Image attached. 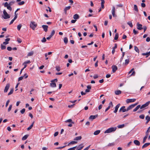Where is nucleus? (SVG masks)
Returning <instances> with one entry per match:
<instances>
[{"label":"nucleus","mask_w":150,"mask_h":150,"mask_svg":"<svg viewBox=\"0 0 150 150\" xmlns=\"http://www.w3.org/2000/svg\"><path fill=\"white\" fill-rule=\"evenodd\" d=\"M116 129H117V128L116 127H115V128L112 127L109 128L105 131L104 133H109L111 132H114L116 130Z\"/></svg>","instance_id":"f257e3e1"},{"label":"nucleus","mask_w":150,"mask_h":150,"mask_svg":"<svg viewBox=\"0 0 150 150\" xmlns=\"http://www.w3.org/2000/svg\"><path fill=\"white\" fill-rule=\"evenodd\" d=\"M3 14L4 16H3V18L4 19H7L10 18V16L6 12V10H4L3 11Z\"/></svg>","instance_id":"f03ea898"},{"label":"nucleus","mask_w":150,"mask_h":150,"mask_svg":"<svg viewBox=\"0 0 150 150\" xmlns=\"http://www.w3.org/2000/svg\"><path fill=\"white\" fill-rule=\"evenodd\" d=\"M37 24H35V22H31L30 24V27L33 30H34L35 28L36 27Z\"/></svg>","instance_id":"7ed1b4c3"},{"label":"nucleus","mask_w":150,"mask_h":150,"mask_svg":"<svg viewBox=\"0 0 150 150\" xmlns=\"http://www.w3.org/2000/svg\"><path fill=\"white\" fill-rule=\"evenodd\" d=\"M138 103H137L134 104H132L129 106L127 109V111H128L134 108L135 106L138 104Z\"/></svg>","instance_id":"20e7f679"},{"label":"nucleus","mask_w":150,"mask_h":150,"mask_svg":"<svg viewBox=\"0 0 150 150\" xmlns=\"http://www.w3.org/2000/svg\"><path fill=\"white\" fill-rule=\"evenodd\" d=\"M136 100L135 99H128L126 100V102L127 103L134 102Z\"/></svg>","instance_id":"39448f33"},{"label":"nucleus","mask_w":150,"mask_h":150,"mask_svg":"<svg viewBox=\"0 0 150 150\" xmlns=\"http://www.w3.org/2000/svg\"><path fill=\"white\" fill-rule=\"evenodd\" d=\"M150 101H148L144 104L142 105L141 106H140V109H142L147 107L150 104Z\"/></svg>","instance_id":"423d86ee"},{"label":"nucleus","mask_w":150,"mask_h":150,"mask_svg":"<svg viewBox=\"0 0 150 150\" xmlns=\"http://www.w3.org/2000/svg\"><path fill=\"white\" fill-rule=\"evenodd\" d=\"M137 25L138 29L141 30L143 29V28L142 27V25L141 24H139V23H137Z\"/></svg>","instance_id":"0eeeda50"},{"label":"nucleus","mask_w":150,"mask_h":150,"mask_svg":"<svg viewBox=\"0 0 150 150\" xmlns=\"http://www.w3.org/2000/svg\"><path fill=\"white\" fill-rule=\"evenodd\" d=\"M10 85V84L9 83H8L6 84L4 90V93H6L7 92L9 88Z\"/></svg>","instance_id":"6e6552de"},{"label":"nucleus","mask_w":150,"mask_h":150,"mask_svg":"<svg viewBox=\"0 0 150 150\" xmlns=\"http://www.w3.org/2000/svg\"><path fill=\"white\" fill-rule=\"evenodd\" d=\"M112 72L113 73H115L117 69V67L115 65H113L112 66Z\"/></svg>","instance_id":"1a4fd4ad"},{"label":"nucleus","mask_w":150,"mask_h":150,"mask_svg":"<svg viewBox=\"0 0 150 150\" xmlns=\"http://www.w3.org/2000/svg\"><path fill=\"white\" fill-rule=\"evenodd\" d=\"M125 108V106H123L122 107L120 108V109L119 111L120 112L121 111H122V112H125V111H127V109H126Z\"/></svg>","instance_id":"9d476101"},{"label":"nucleus","mask_w":150,"mask_h":150,"mask_svg":"<svg viewBox=\"0 0 150 150\" xmlns=\"http://www.w3.org/2000/svg\"><path fill=\"white\" fill-rule=\"evenodd\" d=\"M120 103H119L117 105H116V106L115 107V110L113 111V112L114 113H116L117 112L118 109L119 108V107L120 106Z\"/></svg>","instance_id":"9b49d317"},{"label":"nucleus","mask_w":150,"mask_h":150,"mask_svg":"<svg viewBox=\"0 0 150 150\" xmlns=\"http://www.w3.org/2000/svg\"><path fill=\"white\" fill-rule=\"evenodd\" d=\"M115 8L114 6H113L112 8V15L114 17H115L116 16V15L115 14Z\"/></svg>","instance_id":"f8f14e48"},{"label":"nucleus","mask_w":150,"mask_h":150,"mask_svg":"<svg viewBox=\"0 0 150 150\" xmlns=\"http://www.w3.org/2000/svg\"><path fill=\"white\" fill-rule=\"evenodd\" d=\"M134 69L132 68L129 72H128L129 74H130L132 72V74H131L130 75L131 76H134L135 74V71H134Z\"/></svg>","instance_id":"ddd939ff"},{"label":"nucleus","mask_w":150,"mask_h":150,"mask_svg":"<svg viewBox=\"0 0 150 150\" xmlns=\"http://www.w3.org/2000/svg\"><path fill=\"white\" fill-rule=\"evenodd\" d=\"M42 27L44 31L47 32L48 30V26L47 25H42Z\"/></svg>","instance_id":"4468645a"},{"label":"nucleus","mask_w":150,"mask_h":150,"mask_svg":"<svg viewBox=\"0 0 150 150\" xmlns=\"http://www.w3.org/2000/svg\"><path fill=\"white\" fill-rule=\"evenodd\" d=\"M71 7V6H69L65 8L64 9V11L65 14H66L67 13V11L69 10L70 8Z\"/></svg>","instance_id":"2eb2a0df"},{"label":"nucleus","mask_w":150,"mask_h":150,"mask_svg":"<svg viewBox=\"0 0 150 150\" xmlns=\"http://www.w3.org/2000/svg\"><path fill=\"white\" fill-rule=\"evenodd\" d=\"M134 143L137 146H139L140 145V143L139 141L137 140H134Z\"/></svg>","instance_id":"dca6fc26"},{"label":"nucleus","mask_w":150,"mask_h":150,"mask_svg":"<svg viewBox=\"0 0 150 150\" xmlns=\"http://www.w3.org/2000/svg\"><path fill=\"white\" fill-rule=\"evenodd\" d=\"M145 119L146 120V124H147L150 121V117L148 115H147L145 117Z\"/></svg>","instance_id":"f3484780"},{"label":"nucleus","mask_w":150,"mask_h":150,"mask_svg":"<svg viewBox=\"0 0 150 150\" xmlns=\"http://www.w3.org/2000/svg\"><path fill=\"white\" fill-rule=\"evenodd\" d=\"M142 55L143 56L146 55V56H149L150 55V51L148 52L142 53Z\"/></svg>","instance_id":"a211bd4d"},{"label":"nucleus","mask_w":150,"mask_h":150,"mask_svg":"<svg viewBox=\"0 0 150 150\" xmlns=\"http://www.w3.org/2000/svg\"><path fill=\"white\" fill-rule=\"evenodd\" d=\"M150 144V143H145L142 147V149H144L145 147H146Z\"/></svg>","instance_id":"6ab92c4d"},{"label":"nucleus","mask_w":150,"mask_h":150,"mask_svg":"<svg viewBox=\"0 0 150 150\" xmlns=\"http://www.w3.org/2000/svg\"><path fill=\"white\" fill-rule=\"evenodd\" d=\"M97 115H91L89 117V119L92 120L96 118V117H97Z\"/></svg>","instance_id":"aec40b11"},{"label":"nucleus","mask_w":150,"mask_h":150,"mask_svg":"<svg viewBox=\"0 0 150 150\" xmlns=\"http://www.w3.org/2000/svg\"><path fill=\"white\" fill-rule=\"evenodd\" d=\"M65 122L66 123L67 122H70L71 124H74V122L72 121V120L71 119H69L66 120Z\"/></svg>","instance_id":"412c9836"},{"label":"nucleus","mask_w":150,"mask_h":150,"mask_svg":"<svg viewBox=\"0 0 150 150\" xmlns=\"http://www.w3.org/2000/svg\"><path fill=\"white\" fill-rule=\"evenodd\" d=\"M122 93V91L119 90H118L115 91V93L116 95H119L121 94Z\"/></svg>","instance_id":"4be33fe9"},{"label":"nucleus","mask_w":150,"mask_h":150,"mask_svg":"<svg viewBox=\"0 0 150 150\" xmlns=\"http://www.w3.org/2000/svg\"><path fill=\"white\" fill-rule=\"evenodd\" d=\"M50 86L53 88L55 87H56V84L54 82H52L50 83Z\"/></svg>","instance_id":"5701e85b"},{"label":"nucleus","mask_w":150,"mask_h":150,"mask_svg":"<svg viewBox=\"0 0 150 150\" xmlns=\"http://www.w3.org/2000/svg\"><path fill=\"white\" fill-rule=\"evenodd\" d=\"M34 122L33 121L32 122V123L31 124V125L30 126V127L28 128L27 130L28 131H29V130H30L31 129H32V127H33V125H34Z\"/></svg>","instance_id":"b1692460"},{"label":"nucleus","mask_w":150,"mask_h":150,"mask_svg":"<svg viewBox=\"0 0 150 150\" xmlns=\"http://www.w3.org/2000/svg\"><path fill=\"white\" fill-rule=\"evenodd\" d=\"M81 138L82 137L81 136L77 137L74 138V140L76 141L80 140L81 139Z\"/></svg>","instance_id":"393cba45"},{"label":"nucleus","mask_w":150,"mask_h":150,"mask_svg":"<svg viewBox=\"0 0 150 150\" xmlns=\"http://www.w3.org/2000/svg\"><path fill=\"white\" fill-rule=\"evenodd\" d=\"M140 108V105H137L133 110L134 112L137 111L139 108Z\"/></svg>","instance_id":"a878e982"},{"label":"nucleus","mask_w":150,"mask_h":150,"mask_svg":"<svg viewBox=\"0 0 150 150\" xmlns=\"http://www.w3.org/2000/svg\"><path fill=\"white\" fill-rule=\"evenodd\" d=\"M100 130H96L94 132L93 134L95 135H97L100 133Z\"/></svg>","instance_id":"bb28decb"},{"label":"nucleus","mask_w":150,"mask_h":150,"mask_svg":"<svg viewBox=\"0 0 150 150\" xmlns=\"http://www.w3.org/2000/svg\"><path fill=\"white\" fill-rule=\"evenodd\" d=\"M79 18V15L77 14H75L73 16V18L74 19H78Z\"/></svg>","instance_id":"cd10ccee"},{"label":"nucleus","mask_w":150,"mask_h":150,"mask_svg":"<svg viewBox=\"0 0 150 150\" xmlns=\"http://www.w3.org/2000/svg\"><path fill=\"white\" fill-rule=\"evenodd\" d=\"M28 137V135H24L22 138V140H26Z\"/></svg>","instance_id":"c85d7f7f"},{"label":"nucleus","mask_w":150,"mask_h":150,"mask_svg":"<svg viewBox=\"0 0 150 150\" xmlns=\"http://www.w3.org/2000/svg\"><path fill=\"white\" fill-rule=\"evenodd\" d=\"M134 9L136 12H138V9L137 6L136 5H134Z\"/></svg>","instance_id":"c756f323"},{"label":"nucleus","mask_w":150,"mask_h":150,"mask_svg":"<svg viewBox=\"0 0 150 150\" xmlns=\"http://www.w3.org/2000/svg\"><path fill=\"white\" fill-rule=\"evenodd\" d=\"M83 144H81L79 145V146H80V147L77 150H81V149H82L84 146H83Z\"/></svg>","instance_id":"7c9ffc66"},{"label":"nucleus","mask_w":150,"mask_h":150,"mask_svg":"<svg viewBox=\"0 0 150 150\" xmlns=\"http://www.w3.org/2000/svg\"><path fill=\"white\" fill-rule=\"evenodd\" d=\"M34 53V52L33 51H31L29 52L28 54V56H32Z\"/></svg>","instance_id":"2f4dec72"},{"label":"nucleus","mask_w":150,"mask_h":150,"mask_svg":"<svg viewBox=\"0 0 150 150\" xmlns=\"http://www.w3.org/2000/svg\"><path fill=\"white\" fill-rule=\"evenodd\" d=\"M127 24L131 28L133 27V25L132 22L130 21H129L127 23Z\"/></svg>","instance_id":"473e14b6"},{"label":"nucleus","mask_w":150,"mask_h":150,"mask_svg":"<svg viewBox=\"0 0 150 150\" xmlns=\"http://www.w3.org/2000/svg\"><path fill=\"white\" fill-rule=\"evenodd\" d=\"M125 127L124 124H122L121 125H119L117 126V127L118 128H122Z\"/></svg>","instance_id":"72a5a7b5"},{"label":"nucleus","mask_w":150,"mask_h":150,"mask_svg":"<svg viewBox=\"0 0 150 150\" xmlns=\"http://www.w3.org/2000/svg\"><path fill=\"white\" fill-rule=\"evenodd\" d=\"M13 88H12L11 89L10 91L8 93V95H10L13 93Z\"/></svg>","instance_id":"f704fd0d"},{"label":"nucleus","mask_w":150,"mask_h":150,"mask_svg":"<svg viewBox=\"0 0 150 150\" xmlns=\"http://www.w3.org/2000/svg\"><path fill=\"white\" fill-rule=\"evenodd\" d=\"M64 42L66 44L68 42V39L67 37H65L64 38Z\"/></svg>","instance_id":"c9c22d12"},{"label":"nucleus","mask_w":150,"mask_h":150,"mask_svg":"<svg viewBox=\"0 0 150 150\" xmlns=\"http://www.w3.org/2000/svg\"><path fill=\"white\" fill-rule=\"evenodd\" d=\"M55 32L54 30H52L51 33L50 35L52 37L55 34Z\"/></svg>","instance_id":"e433bc0d"},{"label":"nucleus","mask_w":150,"mask_h":150,"mask_svg":"<svg viewBox=\"0 0 150 150\" xmlns=\"http://www.w3.org/2000/svg\"><path fill=\"white\" fill-rule=\"evenodd\" d=\"M134 50L135 51L139 53V50L138 48L136 46H134Z\"/></svg>","instance_id":"4c0bfd02"},{"label":"nucleus","mask_w":150,"mask_h":150,"mask_svg":"<svg viewBox=\"0 0 150 150\" xmlns=\"http://www.w3.org/2000/svg\"><path fill=\"white\" fill-rule=\"evenodd\" d=\"M119 37V35L117 33L115 34V38H114V39L115 40H117L118 38Z\"/></svg>","instance_id":"58836bf2"},{"label":"nucleus","mask_w":150,"mask_h":150,"mask_svg":"<svg viewBox=\"0 0 150 150\" xmlns=\"http://www.w3.org/2000/svg\"><path fill=\"white\" fill-rule=\"evenodd\" d=\"M114 145H115V144L114 142L112 143H110L108 144V145H107V146H114Z\"/></svg>","instance_id":"ea45409f"},{"label":"nucleus","mask_w":150,"mask_h":150,"mask_svg":"<svg viewBox=\"0 0 150 150\" xmlns=\"http://www.w3.org/2000/svg\"><path fill=\"white\" fill-rule=\"evenodd\" d=\"M144 114H142L139 115V117L140 118L143 119H144Z\"/></svg>","instance_id":"a19ab883"},{"label":"nucleus","mask_w":150,"mask_h":150,"mask_svg":"<svg viewBox=\"0 0 150 150\" xmlns=\"http://www.w3.org/2000/svg\"><path fill=\"white\" fill-rule=\"evenodd\" d=\"M56 70L57 71H60V67L59 66H56L55 67Z\"/></svg>","instance_id":"79ce46f5"},{"label":"nucleus","mask_w":150,"mask_h":150,"mask_svg":"<svg viewBox=\"0 0 150 150\" xmlns=\"http://www.w3.org/2000/svg\"><path fill=\"white\" fill-rule=\"evenodd\" d=\"M147 137H148L147 136H145L144 137L143 139V143H144L146 142V139H147Z\"/></svg>","instance_id":"37998d69"},{"label":"nucleus","mask_w":150,"mask_h":150,"mask_svg":"<svg viewBox=\"0 0 150 150\" xmlns=\"http://www.w3.org/2000/svg\"><path fill=\"white\" fill-rule=\"evenodd\" d=\"M1 50H4L6 48V47L3 45L2 44L1 45Z\"/></svg>","instance_id":"c03bdc74"},{"label":"nucleus","mask_w":150,"mask_h":150,"mask_svg":"<svg viewBox=\"0 0 150 150\" xmlns=\"http://www.w3.org/2000/svg\"><path fill=\"white\" fill-rule=\"evenodd\" d=\"M77 143V142L76 141H72L68 145L70 144H76Z\"/></svg>","instance_id":"a18cd8bd"},{"label":"nucleus","mask_w":150,"mask_h":150,"mask_svg":"<svg viewBox=\"0 0 150 150\" xmlns=\"http://www.w3.org/2000/svg\"><path fill=\"white\" fill-rule=\"evenodd\" d=\"M22 27V25L21 24L18 25L17 26V29L18 30H19Z\"/></svg>","instance_id":"49530a36"},{"label":"nucleus","mask_w":150,"mask_h":150,"mask_svg":"<svg viewBox=\"0 0 150 150\" xmlns=\"http://www.w3.org/2000/svg\"><path fill=\"white\" fill-rule=\"evenodd\" d=\"M52 52H49L47 53H46L45 54V56H47V55H50L51 54H52Z\"/></svg>","instance_id":"de8ad7c7"},{"label":"nucleus","mask_w":150,"mask_h":150,"mask_svg":"<svg viewBox=\"0 0 150 150\" xmlns=\"http://www.w3.org/2000/svg\"><path fill=\"white\" fill-rule=\"evenodd\" d=\"M17 41L19 43H21L22 42V40H21L19 38H17Z\"/></svg>","instance_id":"09e8293b"},{"label":"nucleus","mask_w":150,"mask_h":150,"mask_svg":"<svg viewBox=\"0 0 150 150\" xmlns=\"http://www.w3.org/2000/svg\"><path fill=\"white\" fill-rule=\"evenodd\" d=\"M25 108H23L22 110H21V111H20V112H21V113L22 114H23L25 112Z\"/></svg>","instance_id":"8fccbe9b"},{"label":"nucleus","mask_w":150,"mask_h":150,"mask_svg":"<svg viewBox=\"0 0 150 150\" xmlns=\"http://www.w3.org/2000/svg\"><path fill=\"white\" fill-rule=\"evenodd\" d=\"M46 41V40L45 37H44L41 40V42H45Z\"/></svg>","instance_id":"3c124183"},{"label":"nucleus","mask_w":150,"mask_h":150,"mask_svg":"<svg viewBox=\"0 0 150 150\" xmlns=\"http://www.w3.org/2000/svg\"><path fill=\"white\" fill-rule=\"evenodd\" d=\"M12 105H9V108H8V112H10V111L11 110L12 107Z\"/></svg>","instance_id":"603ef678"},{"label":"nucleus","mask_w":150,"mask_h":150,"mask_svg":"<svg viewBox=\"0 0 150 150\" xmlns=\"http://www.w3.org/2000/svg\"><path fill=\"white\" fill-rule=\"evenodd\" d=\"M23 77L24 76H21L19 77L18 79V81H20L22 80L23 79Z\"/></svg>","instance_id":"864d4df0"},{"label":"nucleus","mask_w":150,"mask_h":150,"mask_svg":"<svg viewBox=\"0 0 150 150\" xmlns=\"http://www.w3.org/2000/svg\"><path fill=\"white\" fill-rule=\"evenodd\" d=\"M25 3V2L24 1H22L19 3H18V4L19 5H23V4H24Z\"/></svg>","instance_id":"5fc2aeb1"},{"label":"nucleus","mask_w":150,"mask_h":150,"mask_svg":"<svg viewBox=\"0 0 150 150\" xmlns=\"http://www.w3.org/2000/svg\"><path fill=\"white\" fill-rule=\"evenodd\" d=\"M129 62V60L128 59H126L125 60V64H128Z\"/></svg>","instance_id":"6e6d98bb"},{"label":"nucleus","mask_w":150,"mask_h":150,"mask_svg":"<svg viewBox=\"0 0 150 150\" xmlns=\"http://www.w3.org/2000/svg\"><path fill=\"white\" fill-rule=\"evenodd\" d=\"M24 63V64H29L30 63V60H27Z\"/></svg>","instance_id":"4d7b16f0"},{"label":"nucleus","mask_w":150,"mask_h":150,"mask_svg":"<svg viewBox=\"0 0 150 150\" xmlns=\"http://www.w3.org/2000/svg\"><path fill=\"white\" fill-rule=\"evenodd\" d=\"M6 7H7V8L8 10H10V11L12 10V8L11 7V6L10 5H9Z\"/></svg>","instance_id":"13d9d810"},{"label":"nucleus","mask_w":150,"mask_h":150,"mask_svg":"<svg viewBox=\"0 0 150 150\" xmlns=\"http://www.w3.org/2000/svg\"><path fill=\"white\" fill-rule=\"evenodd\" d=\"M108 106H110V108L111 107H112L113 106V105L112 102H110L109 103Z\"/></svg>","instance_id":"bf43d9fd"},{"label":"nucleus","mask_w":150,"mask_h":150,"mask_svg":"<svg viewBox=\"0 0 150 150\" xmlns=\"http://www.w3.org/2000/svg\"><path fill=\"white\" fill-rule=\"evenodd\" d=\"M76 147V146L72 148H70L67 150H75Z\"/></svg>","instance_id":"052dcab7"},{"label":"nucleus","mask_w":150,"mask_h":150,"mask_svg":"<svg viewBox=\"0 0 150 150\" xmlns=\"http://www.w3.org/2000/svg\"><path fill=\"white\" fill-rule=\"evenodd\" d=\"M133 33L134 34L136 35L138 33V32L137 31H136L135 29H134L133 30Z\"/></svg>","instance_id":"680f3d73"},{"label":"nucleus","mask_w":150,"mask_h":150,"mask_svg":"<svg viewBox=\"0 0 150 150\" xmlns=\"http://www.w3.org/2000/svg\"><path fill=\"white\" fill-rule=\"evenodd\" d=\"M14 2H15L14 1H11L9 3V5L10 6H12L14 3Z\"/></svg>","instance_id":"e2e57ef3"},{"label":"nucleus","mask_w":150,"mask_h":150,"mask_svg":"<svg viewBox=\"0 0 150 150\" xmlns=\"http://www.w3.org/2000/svg\"><path fill=\"white\" fill-rule=\"evenodd\" d=\"M66 146V145L64 146H63L59 147L57 148V149H62L64 148Z\"/></svg>","instance_id":"0e129e2a"},{"label":"nucleus","mask_w":150,"mask_h":150,"mask_svg":"<svg viewBox=\"0 0 150 150\" xmlns=\"http://www.w3.org/2000/svg\"><path fill=\"white\" fill-rule=\"evenodd\" d=\"M150 132V131H148V130H147L146 132V135L145 136L148 137L149 135V132Z\"/></svg>","instance_id":"69168bd1"},{"label":"nucleus","mask_w":150,"mask_h":150,"mask_svg":"<svg viewBox=\"0 0 150 150\" xmlns=\"http://www.w3.org/2000/svg\"><path fill=\"white\" fill-rule=\"evenodd\" d=\"M8 5L9 4H8L7 2H6L4 3V6L5 7H7Z\"/></svg>","instance_id":"338daca9"},{"label":"nucleus","mask_w":150,"mask_h":150,"mask_svg":"<svg viewBox=\"0 0 150 150\" xmlns=\"http://www.w3.org/2000/svg\"><path fill=\"white\" fill-rule=\"evenodd\" d=\"M146 41L147 42H149L150 41V38L149 37H147L146 39Z\"/></svg>","instance_id":"774afa93"}]
</instances>
